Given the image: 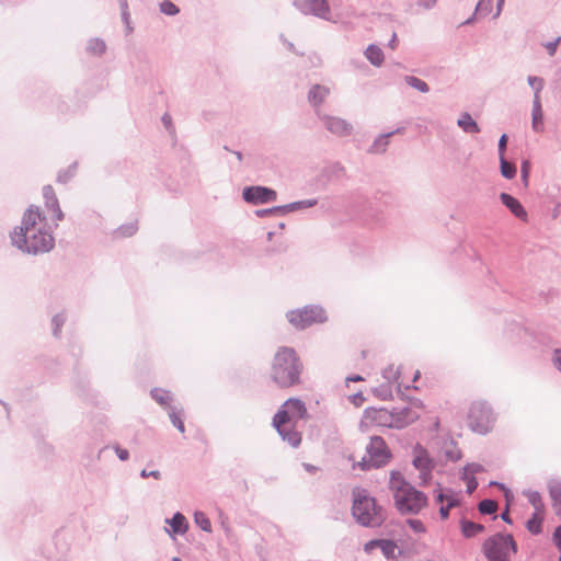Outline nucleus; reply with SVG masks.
Instances as JSON below:
<instances>
[{"label":"nucleus","instance_id":"f257e3e1","mask_svg":"<svg viewBox=\"0 0 561 561\" xmlns=\"http://www.w3.org/2000/svg\"><path fill=\"white\" fill-rule=\"evenodd\" d=\"M11 242L26 253H44L55 245L47 217L37 206H30L23 214L21 225L10 234Z\"/></svg>","mask_w":561,"mask_h":561},{"label":"nucleus","instance_id":"f03ea898","mask_svg":"<svg viewBox=\"0 0 561 561\" xmlns=\"http://www.w3.org/2000/svg\"><path fill=\"white\" fill-rule=\"evenodd\" d=\"M307 415L306 404L297 398H290L280 405L274 415L273 426L283 440L293 447H297L301 443V434L296 430V424L298 421L306 419Z\"/></svg>","mask_w":561,"mask_h":561},{"label":"nucleus","instance_id":"7ed1b4c3","mask_svg":"<svg viewBox=\"0 0 561 561\" xmlns=\"http://www.w3.org/2000/svg\"><path fill=\"white\" fill-rule=\"evenodd\" d=\"M302 364L294 348L280 347L276 352L271 376L274 382L280 388H289L300 383Z\"/></svg>","mask_w":561,"mask_h":561},{"label":"nucleus","instance_id":"20e7f679","mask_svg":"<svg viewBox=\"0 0 561 561\" xmlns=\"http://www.w3.org/2000/svg\"><path fill=\"white\" fill-rule=\"evenodd\" d=\"M389 488L394 505L400 513L416 514L426 506V496L407 482L400 472L391 471Z\"/></svg>","mask_w":561,"mask_h":561},{"label":"nucleus","instance_id":"39448f33","mask_svg":"<svg viewBox=\"0 0 561 561\" xmlns=\"http://www.w3.org/2000/svg\"><path fill=\"white\" fill-rule=\"evenodd\" d=\"M353 515L358 523L364 526H379L385 514L381 506L377 505L376 500L368 495L367 491L356 489L353 492Z\"/></svg>","mask_w":561,"mask_h":561},{"label":"nucleus","instance_id":"423d86ee","mask_svg":"<svg viewBox=\"0 0 561 561\" xmlns=\"http://www.w3.org/2000/svg\"><path fill=\"white\" fill-rule=\"evenodd\" d=\"M382 377L387 381L388 386L381 385L376 388L375 391L378 397L387 400L392 397V388H396L398 391H401L402 389L416 388L413 383L420 377V371L415 370L410 379L407 376V367L391 364L383 369Z\"/></svg>","mask_w":561,"mask_h":561},{"label":"nucleus","instance_id":"0eeeda50","mask_svg":"<svg viewBox=\"0 0 561 561\" xmlns=\"http://www.w3.org/2000/svg\"><path fill=\"white\" fill-rule=\"evenodd\" d=\"M483 551L489 561H508L516 552V543L512 536L496 534L484 541Z\"/></svg>","mask_w":561,"mask_h":561},{"label":"nucleus","instance_id":"6e6552de","mask_svg":"<svg viewBox=\"0 0 561 561\" xmlns=\"http://www.w3.org/2000/svg\"><path fill=\"white\" fill-rule=\"evenodd\" d=\"M467 421L469 427L479 434L488 433L494 423V416L491 408L484 401H474L471 403Z\"/></svg>","mask_w":561,"mask_h":561},{"label":"nucleus","instance_id":"1a4fd4ad","mask_svg":"<svg viewBox=\"0 0 561 561\" xmlns=\"http://www.w3.org/2000/svg\"><path fill=\"white\" fill-rule=\"evenodd\" d=\"M286 318L294 328L304 330L312 324L323 323L327 320V314L320 307L306 306L289 311Z\"/></svg>","mask_w":561,"mask_h":561},{"label":"nucleus","instance_id":"9d476101","mask_svg":"<svg viewBox=\"0 0 561 561\" xmlns=\"http://www.w3.org/2000/svg\"><path fill=\"white\" fill-rule=\"evenodd\" d=\"M391 458V454L381 437H373L367 446V454L363 457L358 466L362 470L378 468L386 465Z\"/></svg>","mask_w":561,"mask_h":561},{"label":"nucleus","instance_id":"9b49d317","mask_svg":"<svg viewBox=\"0 0 561 561\" xmlns=\"http://www.w3.org/2000/svg\"><path fill=\"white\" fill-rule=\"evenodd\" d=\"M362 424L365 427H394L393 412L386 409L368 408L364 412Z\"/></svg>","mask_w":561,"mask_h":561},{"label":"nucleus","instance_id":"f8f14e48","mask_svg":"<svg viewBox=\"0 0 561 561\" xmlns=\"http://www.w3.org/2000/svg\"><path fill=\"white\" fill-rule=\"evenodd\" d=\"M424 409V404L421 401L412 403L410 407H405L399 411L393 412V421L396 428L405 427L420 417V412Z\"/></svg>","mask_w":561,"mask_h":561},{"label":"nucleus","instance_id":"ddd939ff","mask_svg":"<svg viewBox=\"0 0 561 561\" xmlns=\"http://www.w3.org/2000/svg\"><path fill=\"white\" fill-rule=\"evenodd\" d=\"M276 196L275 191L263 186H251L243 191V198L255 205L274 202Z\"/></svg>","mask_w":561,"mask_h":561},{"label":"nucleus","instance_id":"4468645a","mask_svg":"<svg viewBox=\"0 0 561 561\" xmlns=\"http://www.w3.org/2000/svg\"><path fill=\"white\" fill-rule=\"evenodd\" d=\"M296 5L304 13H311L321 18H325L330 11L327 0H296Z\"/></svg>","mask_w":561,"mask_h":561},{"label":"nucleus","instance_id":"2eb2a0df","mask_svg":"<svg viewBox=\"0 0 561 561\" xmlns=\"http://www.w3.org/2000/svg\"><path fill=\"white\" fill-rule=\"evenodd\" d=\"M43 196L45 198V205L47 209L50 211L51 219H54L56 224L62 220L64 214L59 207L56 193L50 185H47L43 188Z\"/></svg>","mask_w":561,"mask_h":561},{"label":"nucleus","instance_id":"dca6fc26","mask_svg":"<svg viewBox=\"0 0 561 561\" xmlns=\"http://www.w3.org/2000/svg\"><path fill=\"white\" fill-rule=\"evenodd\" d=\"M502 203L510 208V210L519 219L526 220L527 219V213L523 205L512 195L507 193H502L500 196Z\"/></svg>","mask_w":561,"mask_h":561},{"label":"nucleus","instance_id":"f3484780","mask_svg":"<svg viewBox=\"0 0 561 561\" xmlns=\"http://www.w3.org/2000/svg\"><path fill=\"white\" fill-rule=\"evenodd\" d=\"M322 119L327 128L333 134L343 136L351 131V126L341 118L324 116Z\"/></svg>","mask_w":561,"mask_h":561},{"label":"nucleus","instance_id":"a211bd4d","mask_svg":"<svg viewBox=\"0 0 561 561\" xmlns=\"http://www.w3.org/2000/svg\"><path fill=\"white\" fill-rule=\"evenodd\" d=\"M545 519V508L543 505H536V511L531 515V517L527 520L526 527L529 533L534 535H538L541 533L542 522Z\"/></svg>","mask_w":561,"mask_h":561},{"label":"nucleus","instance_id":"6ab92c4d","mask_svg":"<svg viewBox=\"0 0 561 561\" xmlns=\"http://www.w3.org/2000/svg\"><path fill=\"white\" fill-rule=\"evenodd\" d=\"M531 126L535 131H541L543 129L542 107L540 96L537 93H535L534 98Z\"/></svg>","mask_w":561,"mask_h":561},{"label":"nucleus","instance_id":"aec40b11","mask_svg":"<svg viewBox=\"0 0 561 561\" xmlns=\"http://www.w3.org/2000/svg\"><path fill=\"white\" fill-rule=\"evenodd\" d=\"M437 501L440 502L442 504L445 501L447 502L446 505H442L439 508V514H440L442 518H444V519L448 517L449 510L451 507L458 505V499L453 493L445 494L443 492H439L437 495Z\"/></svg>","mask_w":561,"mask_h":561},{"label":"nucleus","instance_id":"412c9836","mask_svg":"<svg viewBox=\"0 0 561 561\" xmlns=\"http://www.w3.org/2000/svg\"><path fill=\"white\" fill-rule=\"evenodd\" d=\"M457 124L466 133L477 134L480 131L478 124L468 113H463Z\"/></svg>","mask_w":561,"mask_h":561},{"label":"nucleus","instance_id":"4be33fe9","mask_svg":"<svg viewBox=\"0 0 561 561\" xmlns=\"http://www.w3.org/2000/svg\"><path fill=\"white\" fill-rule=\"evenodd\" d=\"M329 94V89L322 85H314L309 92V100L314 106H319Z\"/></svg>","mask_w":561,"mask_h":561},{"label":"nucleus","instance_id":"5701e85b","mask_svg":"<svg viewBox=\"0 0 561 561\" xmlns=\"http://www.w3.org/2000/svg\"><path fill=\"white\" fill-rule=\"evenodd\" d=\"M365 56L375 66H380L383 62V53L378 46H368Z\"/></svg>","mask_w":561,"mask_h":561},{"label":"nucleus","instance_id":"b1692460","mask_svg":"<svg viewBox=\"0 0 561 561\" xmlns=\"http://www.w3.org/2000/svg\"><path fill=\"white\" fill-rule=\"evenodd\" d=\"M550 495L556 514L561 517V483H556L550 486Z\"/></svg>","mask_w":561,"mask_h":561},{"label":"nucleus","instance_id":"393cba45","mask_svg":"<svg viewBox=\"0 0 561 561\" xmlns=\"http://www.w3.org/2000/svg\"><path fill=\"white\" fill-rule=\"evenodd\" d=\"M483 530V526L480 524H476L472 522L463 520L461 522V531L465 537H473L480 534Z\"/></svg>","mask_w":561,"mask_h":561},{"label":"nucleus","instance_id":"a878e982","mask_svg":"<svg viewBox=\"0 0 561 561\" xmlns=\"http://www.w3.org/2000/svg\"><path fill=\"white\" fill-rule=\"evenodd\" d=\"M380 549L386 558L394 559L398 552V546L391 540H380Z\"/></svg>","mask_w":561,"mask_h":561},{"label":"nucleus","instance_id":"bb28decb","mask_svg":"<svg viewBox=\"0 0 561 561\" xmlns=\"http://www.w3.org/2000/svg\"><path fill=\"white\" fill-rule=\"evenodd\" d=\"M170 525L172 527V530L173 533H185L186 531V528H187V525H186V518L180 514V513H176L173 518L171 519L170 522Z\"/></svg>","mask_w":561,"mask_h":561},{"label":"nucleus","instance_id":"cd10ccee","mask_svg":"<svg viewBox=\"0 0 561 561\" xmlns=\"http://www.w3.org/2000/svg\"><path fill=\"white\" fill-rule=\"evenodd\" d=\"M501 161V173L506 179H513L516 174V168L513 163L505 160L504 157H500Z\"/></svg>","mask_w":561,"mask_h":561},{"label":"nucleus","instance_id":"c85d7f7f","mask_svg":"<svg viewBox=\"0 0 561 561\" xmlns=\"http://www.w3.org/2000/svg\"><path fill=\"white\" fill-rule=\"evenodd\" d=\"M196 525L204 531H211V523L203 512H196L194 515Z\"/></svg>","mask_w":561,"mask_h":561},{"label":"nucleus","instance_id":"c756f323","mask_svg":"<svg viewBox=\"0 0 561 561\" xmlns=\"http://www.w3.org/2000/svg\"><path fill=\"white\" fill-rule=\"evenodd\" d=\"M405 82L410 87H412V88H414V89H416V90H419V91H421L423 93L428 92V85L426 84V82H424L423 80H421V79H419L416 77L408 76V77H405Z\"/></svg>","mask_w":561,"mask_h":561},{"label":"nucleus","instance_id":"7c9ffc66","mask_svg":"<svg viewBox=\"0 0 561 561\" xmlns=\"http://www.w3.org/2000/svg\"><path fill=\"white\" fill-rule=\"evenodd\" d=\"M493 7V0H481L476 7V14L480 16L488 15Z\"/></svg>","mask_w":561,"mask_h":561},{"label":"nucleus","instance_id":"2f4dec72","mask_svg":"<svg viewBox=\"0 0 561 561\" xmlns=\"http://www.w3.org/2000/svg\"><path fill=\"white\" fill-rule=\"evenodd\" d=\"M497 510V503L493 500H483L479 504V511L482 514H493Z\"/></svg>","mask_w":561,"mask_h":561},{"label":"nucleus","instance_id":"473e14b6","mask_svg":"<svg viewBox=\"0 0 561 561\" xmlns=\"http://www.w3.org/2000/svg\"><path fill=\"white\" fill-rule=\"evenodd\" d=\"M160 9L164 14H168V15H174L179 12L178 7L169 0L163 1L160 4Z\"/></svg>","mask_w":561,"mask_h":561},{"label":"nucleus","instance_id":"72a5a7b5","mask_svg":"<svg viewBox=\"0 0 561 561\" xmlns=\"http://www.w3.org/2000/svg\"><path fill=\"white\" fill-rule=\"evenodd\" d=\"M170 420L172 422V424L181 432V433H184L185 428H184V423L182 421V417L180 415V413L175 412V411H172L170 413Z\"/></svg>","mask_w":561,"mask_h":561},{"label":"nucleus","instance_id":"f704fd0d","mask_svg":"<svg viewBox=\"0 0 561 561\" xmlns=\"http://www.w3.org/2000/svg\"><path fill=\"white\" fill-rule=\"evenodd\" d=\"M407 523L410 526V528L416 534H423L426 531L424 524L420 519H408Z\"/></svg>","mask_w":561,"mask_h":561},{"label":"nucleus","instance_id":"c9c22d12","mask_svg":"<svg viewBox=\"0 0 561 561\" xmlns=\"http://www.w3.org/2000/svg\"><path fill=\"white\" fill-rule=\"evenodd\" d=\"M528 82L529 84L536 90L535 93H537L539 95V92L542 90L543 88V81L542 79H539V78H536V77H529L528 78Z\"/></svg>","mask_w":561,"mask_h":561},{"label":"nucleus","instance_id":"e433bc0d","mask_svg":"<svg viewBox=\"0 0 561 561\" xmlns=\"http://www.w3.org/2000/svg\"><path fill=\"white\" fill-rule=\"evenodd\" d=\"M465 478L467 480V491L468 493H472L477 489L478 482L473 474H471V477H468V472L465 473Z\"/></svg>","mask_w":561,"mask_h":561},{"label":"nucleus","instance_id":"4c0bfd02","mask_svg":"<svg viewBox=\"0 0 561 561\" xmlns=\"http://www.w3.org/2000/svg\"><path fill=\"white\" fill-rule=\"evenodd\" d=\"M152 398L160 404H167L170 399L167 392L160 394L158 390L152 391Z\"/></svg>","mask_w":561,"mask_h":561},{"label":"nucleus","instance_id":"58836bf2","mask_svg":"<svg viewBox=\"0 0 561 561\" xmlns=\"http://www.w3.org/2000/svg\"><path fill=\"white\" fill-rule=\"evenodd\" d=\"M506 144H507V136L504 134V135L501 136V138L499 140L500 157H504V152H505V149H506Z\"/></svg>","mask_w":561,"mask_h":561},{"label":"nucleus","instance_id":"ea45409f","mask_svg":"<svg viewBox=\"0 0 561 561\" xmlns=\"http://www.w3.org/2000/svg\"><path fill=\"white\" fill-rule=\"evenodd\" d=\"M375 548H380V540H370L364 546L366 552H371Z\"/></svg>","mask_w":561,"mask_h":561},{"label":"nucleus","instance_id":"a19ab883","mask_svg":"<svg viewBox=\"0 0 561 561\" xmlns=\"http://www.w3.org/2000/svg\"><path fill=\"white\" fill-rule=\"evenodd\" d=\"M350 399L357 407L362 405L364 402V398L360 393H354L353 396L350 397Z\"/></svg>","mask_w":561,"mask_h":561},{"label":"nucleus","instance_id":"79ce46f5","mask_svg":"<svg viewBox=\"0 0 561 561\" xmlns=\"http://www.w3.org/2000/svg\"><path fill=\"white\" fill-rule=\"evenodd\" d=\"M559 42H560V37H558L554 42L548 43L546 45V48L548 49L550 55H553L556 53Z\"/></svg>","mask_w":561,"mask_h":561},{"label":"nucleus","instance_id":"37998d69","mask_svg":"<svg viewBox=\"0 0 561 561\" xmlns=\"http://www.w3.org/2000/svg\"><path fill=\"white\" fill-rule=\"evenodd\" d=\"M482 470V467L478 463H473V465H470L466 468V472L470 473V474H474V473H478Z\"/></svg>","mask_w":561,"mask_h":561},{"label":"nucleus","instance_id":"c03bdc74","mask_svg":"<svg viewBox=\"0 0 561 561\" xmlns=\"http://www.w3.org/2000/svg\"><path fill=\"white\" fill-rule=\"evenodd\" d=\"M553 539L556 541V545L561 550V526H559L553 534Z\"/></svg>","mask_w":561,"mask_h":561},{"label":"nucleus","instance_id":"a18cd8bd","mask_svg":"<svg viewBox=\"0 0 561 561\" xmlns=\"http://www.w3.org/2000/svg\"><path fill=\"white\" fill-rule=\"evenodd\" d=\"M116 454L121 460H127L129 457L128 450L117 447Z\"/></svg>","mask_w":561,"mask_h":561},{"label":"nucleus","instance_id":"49530a36","mask_svg":"<svg viewBox=\"0 0 561 561\" xmlns=\"http://www.w3.org/2000/svg\"><path fill=\"white\" fill-rule=\"evenodd\" d=\"M141 477L142 478L153 477L154 479H159L160 478V472L157 471V470H154V471L142 470L141 471Z\"/></svg>","mask_w":561,"mask_h":561},{"label":"nucleus","instance_id":"de8ad7c7","mask_svg":"<svg viewBox=\"0 0 561 561\" xmlns=\"http://www.w3.org/2000/svg\"><path fill=\"white\" fill-rule=\"evenodd\" d=\"M530 502L534 505L535 510H536V505H538V504L543 505L540 496L538 494H536V493L531 494Z\"/></svg>","mask_w":561,"mask_h":561},{"label":"nucleus","instance_id":"09e8293b","mask_svg":"<svg viewBox=\"0 0 561 561\" xmlns=\"http://www.w3.org/2000/svg\"><path fill=\"white\" fill-rule=\"evenodd\" d=\"M420 5H423L425 8H428L430 5L434 4L436 0H417Z\"/></svg>","mask_w":561,"mask_h":561},{"label":"nucleus","instance_id":"8fccbe9b","mask_svg":"<svg viewBox=\"0 0 561 561\" xmlns=\"http://www.w3.org/2000/svg\"><path fill=\"white\" fill-rule=\"evenodd\" d=\"M363 380H364V378L362 376L356 375L354 377H350L346 379V386L348 387V382H351V381H363Z\"/></svg>","mask_w":561,"mask_h":561},{"label":"nucleus","instance_id":"3c124183","mask_svg":"<svg viewBox=\"0 0 561 561\" xmlns=\"http://www.w3.org/2000/svg\"><path fill=\"white\" fill-rule=\"evenodd\" d=\"M556 362L558 363V366L561 370V352L560 351L556 352Z\"/></svg>","mask_w":561,"mask_h":561},{"label":"nucleus","instance_id":"603ef678","mask_svg":"<svg viewBox=\"0 0 561 561\" xmlns=\"http://www.w3.org/2000/svg\"><path fill=\"white\" fill-rule=\"evenodd\" d=\"M396 45H397V35H396V33H394V34L392 35V39H391V42H390V46H391V48H392V49H394V48H396Z\"/></svg>","mask_w":561,"mask_h":561},{"label":"nucleus","instance_id":"864d4df0","mask_svg":"<svg viewBox=\"0 0 561 561\" xmlns=\"http://www.w3.org/2000/svg\"><path fill=\"white\" fill-rule=\"evenodd\" d=\"M163 122H164L165 126L169 127V125L171 124L170 116H168V115L163 116Z\"/></svg>","mask_w":561,"mask_h":561},{"label":"nucleus","instance_id":"5fc2aeb1","mask_svg":"<svg viewBox=\"0 0 561 561\" xmlns=\"http://www.w3.org/2000/svg\"><path fill=\"white\" fill-rule=\"evenodd\" d=\"M503 3H504V0H499V3H497L499 9H497V12H496L495 16H497L500 14V11H501V8H502Z\"/></svg>","mask_w":561,"mask_h":561},{"label":"nucleus","instance_id":"6e6d98bb","mask_svg":"<svg viewBox=\"0 0 561 561\" xmlns=\"http://www.w3.org/2000/svg\"><path fill=\"white\" fill-rule=\"evenodd\" d=\"M502 518L505 519V520H508V514L507 513H503L502 514Z\"/></svg>","mask_w":561,"mask_h":561},{"label":"nucleus","instance_id":"4d7b16f0","mask_svg":"<svg viewBox=\"0 0 561 561\" xmlns=\"http://www.w3.org/2000/svg\"><path fill=\"white\" fill-rule=\"evenodd\" d=\"M306 468H307L308 470H313V469H316L314 467H311V466H309V465H306Z\"/></svg>","mask_w":561,"mask_h":561},{"label":"nucleus","instance_id":"13d9d810","mask_svg":"<svg viewBox=\"0 0 561 561\" xmlns=\"http://www.w3.org/2000/svg\"><path fill=\"white\" fill-rule=\"evenodd\" d=\"M172 561H182V560L179 558H173Z\"/></svg>","mask_w":561,"mask_h":561},{"label":"nucleus","instance_id":"bf43d9fd","mask_svg":"<svg viewBox=\"0 0 561 561\" xmlns=\"http://www.w3.org/2000/svg\"><path fill=\"white\" fill-rule=\"evenodd\" d=\"M408 374H409V376H412L411 370H408V369H407V375H408Z\"/></svg>","mask_w":561,"mask_h":561},{"label":"nucleus","instance_id":"052dcab7","mask_svg":"<svg viewBox=\"0 0 561 561\" xmlns=\"http://www.w3.org/2000/svg\"><path fill=\"white\" fill-rule=\"evenodd\" d=\"M408 374H409V376H412L411 370H408V369H407V375H408Z\"/></svg>","mask_w":561,"mask_h":561},{"label":"nucleus","instance_id":"680f3d73","mask_svg":"<svg viewBox=\"0 0 561 561\" xmlns=\"http://www.w3.org/2000/svg\"><path fill=\"white\" fill-rule=\"evenodd\" d=\"M559 561H561V557L559 558Z\"/></svg>","mask_w":561,"mask_h":561}]
</instances>
